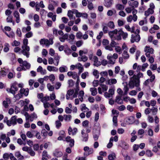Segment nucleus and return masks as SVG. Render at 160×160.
Segmentation results:
<instances>
[{
  "instance_id": "nucleus-16",
  "label": "nucleus",
  "mask_w": 160,
  "mask_h": 160,
  "mask_svg": "<svg viewBox=\"0 0 160 160\" xmlns=\"http://www.w3.org/2000/svg\"><path fill=\"white\" fill-rule=\"evenodd\" d=\"M115 102L119 104H122L123 103V101L122 99L121 96H117L116 97Z\"/></svg>"
},
{
  "instance_id": "nucleus-54",
  "label": "nucleus",
  "mask_w": 160,
  "mask_h": 160,
  "mask_svg": "<svg viewBox=\"0 0 160 160\" xmlns=\"http://www.w3.org/2000/svg\"><path fill=\"white\" fill-rule=\"evenodd\" d=\"M115 50L116 51L120 54L122 53V50L120 47L118 46H116L115 47Z\"/></svg>"
},
{
  "instance_id": "nucleus-33",
  "label": "nucleus",
  "mask_w": 160,
  "mask_h": 160,
  "mask_svg": "<svg viewBox=\"0 0 160 160\" xmlns=\"http://www.w3.org/2000/svg\"><path fill=\"white\" fill-rule=\"evenodd\" d=\"M129 5L131 6L133 8H136L138 7V2L136 1H134L132 3H130Z\"/></svg>"
},
{
  "instance_id": "nucleus-12",
  "label": "nucleus",
  "mask_w": 160,
  "mask_h": 160,
  "mask_svg": "<svg viewBox=\"0 0 160 160\" xmlns=\"http://www.w3.org/2000/svg\"><path fill=\"white\" fill-rule=\"evenodd\" d=\"M118 34H119L120 36L121 37L122 36L123 39H125L128 36V33L124 32L122 29H120L118 30Z\"/></svg>"
},
{
  "instance_id": "nucleus-8",
  "label": "nucleus",
  "mask_w": 160,
  "mask_h": 160,
  "mask_svg": "<svg viewBox=\"0 0 160 160\" xmlns=\"http://www.w3.org/2000/svg\"><path fill=\"white\" fill-rule=\"evenodd\" d=\"M140 36L138 34H132L131 36L130 41L132 43H133L134 42H138L140 40Z\"/></svg>"
},
{
  "instance_id": "nucleus-11",
  "label": "nucleus",
  "mask_w": 160,
  "mask_h": 160,
  "mask_svg": "<svg viewBox=\"0 0 160 160\" xmlns=\"http://www.w3.org/2000/svg\"><path fill=\"white\" fill-rule=\"evenodd\" d=\"M77 131L78 129L76 128L72 129L71 127H69L68 129V133L69 135L74 136L76 134Z\"/></svg>"
},
{
  "instance_id": "nucleus-44",
  "label": "nucleus",
  "mask_w": 160,
  "mask_h": 160,
  "mask_svg": "<svg viewBox=\"0 0 160 160\" xmlns=\"http://www.w3.org/2000/svg\"><path fill=\"white\" fill-rule=\"evenodd\" d=\"M79 70V73H81L83 71V68L82 67V65L80 63H78V65L77 66Z\"/></svg>"
},
{
  "instance_id": "nucleus-31",
  "label": "nucleus",
  "mask_w": 160,
  "mask_h": 160,
  "mask_svg": "<svg viewBox=\"0 0 160 160\" xmlns=\"http://www.w3.org/2000/svg\"><path fill=\"white\" fill-rule=\"evenodd\" d=\"M59 71L61 72H67L68 71V67L65 66H63L59 68Z\"/></svg>"
},
{
  "instance_id": "nucleus-57",
  "label": "nucleus",
  "mask_w": 160,
  "mask_h": 160,
  "mask_svg": "<svg viewBox=\"0 0 160 160\" xmlns=\"http://www.w3.org/2000/svg\"><path fill=\"white\" fill-rule=\"evenodd\" d=\"M69 87H72L74 85V82L72 80H69L68 81Z\"/></svg>"
},
{
  "instance_id": "nucleus-60",
  "label": "nucleus",
  "mask_w": 160,
  "mask_h": 160,
  "mask_svg": "<svg viewBox=\"0 0 160 160\" xmlns=\"http://www.w3.org/2000/svg\"><path fill=\"white\" fill-rule=\"evenodd\" d=\"M7 72L4 70L0 71V78L6 75Z\"/></svg>"
},
{
  "instance_id": "nucleus-9",
  "label": "nucleus",
  "mask_w": 160,
  "mask_h": 160,
  "mask_svg": "<svg viewBox=\"0 0 160 160\" xmlns=\"http://www.w3.org/2000/svg\"><path fill=\"white\" fill-rule=\"evenodd\" d=\"M144 51L146 52V56L148 57H150V54L153 53L154 50L149 47L146 46L144 48Z\"/></svg>"
},
{
  "instance_id": "nucleus-13",
  "label": "nucleus",
  "mask_w": 160,
  "mask_h": 160,
  "mask_svg": "<svg viewBox=\"0 0 160 160\" xmlns=\"http://www.w3.org/2000/svg\"><path fill=\"white\" fill-rule=\"evenodd\" d=\"M93 61V65L95 66L98 67L101 65V62L98 61V58L96 56H94V58L92 60Z\"/></svg>"
},
{
  "instance_id": "nucleus-10",
  "label": "nucleus",
  "mask_w": 160,
  "mask_h": 160,
  "mask_svg": "<svg viewBox=\"0 0 160 160\" xmlns=\"http://www.w3.org/2000/svg\"><path fill=\"white\" fill-rule=\"evenodd\" d=\"M18 90V88L16 85L13 84L10 88H7L6 89L7 91L13 94L14 95L16 93V92Z\"/></svg>"
},
{
  "instance_id": "nucleus-38",
  "label": "nucleus",
  "mask_w": 160,
  "mask_h": 160,
  "mask_svg": "<svg viewBox=\"0 0 160 160\" xmlns=\"http://www.w3.org/2000/svg\"><path fill=\"white\" fill-rule=\"evenodd\" d=\"M113 137H112L110 138L109 143L107 145V147L108 148H110L112 147L113 145V144L112 142H113Z\"/></svg>"
},
{
  "instance_id": "nucleus-48",
  "label": "nucleus",
  "mask_w": 160,
  "mask_h": 160,
  "mask_svg": "<svg viewBox=\"0 0 160 160\" xmlns=\"http://www.w3.org/2000/svg\"><path fill=\"white\" fill-rule=\"evenodd\" d=\"M28 153L31 156H34L35 155V152L32 150V149L30 148L28 152Z\"/></svg>"
},
{
  "instance_id": "nucleus-42",
  "label": "nucleus",
  "mask_w": 160,
  "mask_h": 160,
  "mask_svg": "<svg viewBox=\"0 0 160 160\" xmlns=\"http://www.w3.org/2000/svg\"><path fill=\"white\" fill-rule=\"evenodd\" d=\"M4 48L3 49L4 51L5 52H7L9 50L10 46L8 43H5L4 45Z\"/></svg>"
},
{
  "instance_id": "nucleus-46",
  "label": "nucleus",
  "mask_w": 160,
  "mask_h": 160,
  "mask_svg": "<svg viewBox=\"0 0 160 160\" xmlns=\"http://www.w3.org/2000/svg\"><path fill=\"white\" fill-rule=\"evenodd\" d=\"M17 117L16 116H14L12 117L11 118V122L12 124L15 125L16 123Z\"/></svg>"
},
{
  "instance_id": "nucleus-28",
  "label": "nucleus",
  "mask_w": 160,
  "mask_h": 160,
  "mask_svg": "<svg viewBox=\"0 0 160 160\" xmlns=\"http://www.w3.org/2000/svg\"><path fill=\"white\" fill-rule=\"evenodd\" d=\"M72 116L70 115L65 114L64 115V120L66 122H70L72 118Z\"/></svg>"
},
{
  "instance_id": "nucleus-37",
  "label": "nucleus",
  "mask_w": 160,
  "mask_h": 160,
  "mask_svg": "<svg viewBox=\"0 0 160 160\" xmlns=\"http://www.w3.org/2000/svg\"><path fill=\"white\" fill-rule=\"evenodd\" d=\"M122 55L124 58L125 59H128L129 57V55L128 53L127 50H126L124 51Z\"/></svg>"
},
{
  "instance_id": "nucleus-2",
  "label": "nucleus",
  "mask_w": 160,
  "mask_h": 160,
  "mask_svg": "<svg viewBox=\"0 0 160 160\" xmlns=\"http://www.w3.org/2000/svg\"><path fill=\"white\" fill-rule=\"evenodd\" d=\"M79 89L76 88L75 91L73 89H69L67 92L66 98L67 100H72L74 98L77 97L78 94Z\"/></svg>"
},
{
  "instance_id": "nucleus-62",
  "label": "nucleus",
  "mask_w": 160,
  "mask_h": 160,
  "mask_svg": "<svg viewBox=\"0 0 160 160\" xmlns=\"http://www.w3.org/2000/svg\"><path fill=\"white\" fill-rule=\"evenodd\" d=\"M56 127L57 128H59L61 126V123L58 120H57L55 122Z\"/></svg>"
},
{
  "instance_id": "nucleus-34",
  "label": "nucleus",
  "mask_w": 160,
  "mask_h": 160,
  "mask_svg": "<svg viewBox=\"0 0 160 160\" xmlns=\"http://www.w3.org/2000/svg\"><path fill=\"white\" fill-rule=\"evenodd\" d=\"M54 154L55 156L57 157H60L62 155V152L58 150H56L55 151Z\"/></svg>"
},
{
  "instance_id": "nucleus-7",
  "label": "nucleus",
  "mask_w": 160,
  "mask_h": 160,
  "mask_svg": "<svg viewBox=\"0 0 160 160\" xmlns=\"http://www.w3.org/2000/svg\"><path fill=\"white\" fill-rule=\"evenodd\" d=\"M83 150L85 152L84 153V156L87 157L93 153V149L92 148H90L88 146L85 147Z\"/></svg>"
},
{
  "instance_id": "nucleus-20",
  "label": "nucleus",
  "mask_w": 160,
  "mask_h": 160,
  "mask_svg": "<svg viewBox=\"0 0 160 160\" xmlns=\"http://www.w3.org/2000/svg\"><path fill=\"white\" fill-rule=\"evenodd\" d=\"M112 0H105L104 6L107 8L110 7L112 4Z\"/></svg>"
},
{
  "instance_id": "nucleus-15",
  "label": "nucleus",
  "mask_w": 160,
  "mask_h": 160,
  "mask_svg": "<svg viewBox=\"0 0 160 160\" xmlns=\"http://www.w3.org/2000/svg\"><path fill=\"white\" fill-rule=\"evenodd\" d=\"M107 59L109 60L108 62L110 64H114L115 63V60L112 57L111 54H108L107 57Z\"/></svg>"
},
{
  "instance_id": "nucleus-56",
  "label": "nucleus",
  "mask_w": 160,
  "mask_h": 160,
  "mask_svg": "<svg viewBox=\"0 0 160 160\" xmlns=\"http://www.w3.org/2000/svg\"><path fill=\"white\" fill-rule=\"evenodd\" d=\"M99 72L98 70L94 69L93 72V75L96 78H98L99 77Z\"/></svg>"
},
{
  "instance_id": "nucleus-35",
  "label": "nucleus",
  "mask_w": 160,
  "mask_h": 160,
  "mask_svg": "<svg viewBox=\"0 0 160 160\" xmlns=\"http://www.w3.org/2000/svg\"><path fill=\"white\" fill-rule=\"evenodd\" d=\"M90 91L91 92V95L92 96H95L97 93V89L95 88H90Z\"/></svg>"
},
{
  "instance_id": "nucleus-41",
  "label": "nucleus",
  "mask_w": 160,
  "mask_h": 160,
  "mask_svg": "<svg viewBox=\"0 0 160 160\" xmlns=\"http://www.w3.org/2000/svg\"><path fill=\"white\" fill-rule=\"evenodd\" d=\"M82 107L81 110L82 111L86 112L89 110V109L86 107V105L84 104H83L81 105Z\"/></svg>"
},
{
  "instance_id": "nucleus-52",
  "label": "nucleus",
  "mask_w": 160,
  "mask_h": 160,
  "mask_svg": "<svg viewBox=\"0 0 160 160\" xmlns=\"http://www.w3.org/2000/svg\"><path fill=\"white\" fill-rule=\"evenodd\" d=\"M151 111H152L153 115H156L158 112V109L157 108L155 107H152L151 109Z\"/></svg>"
},
{
  "instance_id": "nucleus-26",
  "label": "nucleus",
  "mask_w": 160,
  "mask_h": 160,
  "mask_svg": "<svg viewBox=\"0 0 160 160\" xmlns=\"http://www.w3.org/2000/svg\"><path fill=\"white\" fill-rule=\"evenodd\" d=\"M47 70L50 72L55 71L57 72L58 70V69L54 66H48L47 67Z\"/></svg>"
},
{
  "instance_id": "nucleus-6",
  "label": "nucleus",
  "mask_w": 160,
  "mask_h": 160,
  "mask_svg": "<svg viewBox=\"0 0 160 160\" xmlns=\"http://www.w3.org/2000/svg\"><path fill=\"white\" fill-rule=\"evenodd\" d=\"M118 31L117 29H114L108 32V35L111 40H121V37L118 34Z\"/></svg>"
},
{
  "instance_id": "nucleus-50",
  "label": "nucleus",
  "mask_w": 160,
  "mask_h": 160,
  "mask_svg": "<svg viewBox=\"0 0 160 160\" xmlns=\"http://www.w3.org/2000/svg\"><path fill=\"white\" fill-rule=\"evenodd\" d=\"M129 88L128 87V85L126 84V85L124 86L123 88V90L124 91V95H126L127 94L129 90Z\"/></svg>"
},
{
  "instance_id": "nucleus-36",
  "label": "nucleus",
  "mask_w": 160,
  "mask_h": 160,
  "mask_svg": "<svg viewBox=\"0 0 160 160\" xmlns=\"http://www.w3.org/2000/svg\"><path fill=\"white\" fill-rule=\"evenodd\" d=\"M12 154V153H6L3 154V158L5 160H7L9 158H10L11 156V155Z\"/></svg>"
},
{
  "instance_id": "nucleus-29",
  "label": "nucleus",
  "mask_w": 160,
  "mask_h": 160,
  "mask_svg": "<svg viewBox=\"0 0 160 160\" xmlns=\"http://www.w3.org/2000/svg\"><path fill=\"white\" fill-rule=\"evenodd\" d=\"M84 94V92L82 90L80 91L79 92L78 98L80 101L81 102H82L83 101V97Z\"/></svg>"
},
{
  "instance_id": "nucleus-30",
  "label": "nucleus",
  "mask_w": 160,
  "mask_h": 160,
  "mask_svg": "<svg viewBox=\"0 0 160 160\" xmlns=\"http://www.w3.org/2000/svg\"><path fill=\"white\" fill-rule=\"evenodd\" d=\"M37 71L38 72H40L41 74L43 75H44L46 74V70H43L42 67L39 66L37 69Z\"/></svg>"
},
{
  "instance_id": "nucleus-45",
  "label": "nucleus",
  "mask_w": 160,
  "mask_h": 160,
  "mask_svg": "<svg viewBox=\"0 0 160 160\" xmlns=\"http://www.w3.org/2000/svg\"><path fill=\"white\" fill-rule=\"evenodd\" d=\"M53 43L52 40L50 39L48 40V39H46L45 45L47 46H48L52 44Z\"/></svg>"
},
{
  "instance_id": "nucleus-64",
  "label": "nucleus",
  "mask_w": 160,
  "mask_h": 160,
  "mask_svg": "<svg viewBox=\"0 0 160 160\" xmlns=\"http://www.w3.org/2000/svg\"><path fill=\"white\" fill-rule=\"evenodd\" d=\"M114 88H110L109 89L108 92L112 96L114 94Z\"/></svg>"
},
{
  "instance_id": "nucleus-14",
  "label": "nucleus",
  "mask_w": 160,
  "mask_h": 160,
  "mask_svg": "<svg viewBox=\"0 0 160 160\" xmlns=\"http://www.w3.org/2000/svg\"><path fill=\"white\" fill-rule=\"evenodd\" d=\"M66 141L68 142H69V145L70 147H72L74 146V141L73 139H72L69 136H67L66 138Z\"/></svg>"
},
{
  "instance_id": "nucleus-32",
  "label": "nucleus",
  "mask_w": 160,
  "mask_h": 160,
  "mask_svg": "<svg viewBox=\"0 0 160 160\" xmlns=\"http://www.w3.org/2000/svg\"><path fill=\"white\" fill-rule=\"evenodd\" d=\"M134 118L132 116L128 117L127 120V122L129 124L133 123L134 122Z\"/></svg>"
},
{
  "instance_id": "nucleus-22",
  "label": "nucleus",
  "mask_w": 160,
  "mask_h": 160,
  "mask_svg": "<svg viewBox=\"0 0 160 160\" xmlns=\"http://www.w3.org/2000/svg\"><path fill=\"white\" fill-rule=\"evenodd\" d=\"M9 56L10 57L11 60L12 62V64L15 63L16 62L15 55L14 53H11L9 54Z\"/></svg>"
},
{
  "instance_id": "nucleus-24",
  "label": "nucleus",
  "mask_w": 160,
  "mask_h": 160,
  "mask_svg": "<svg viewBox=\"0 0 160 160\" xmlns=\"http://www.w3.org/2000/svg\"><path fill=\"white\" fill-rule=\"evenodd\" d=\"M10 99L8 98H6V100L3 101V105L5 108H7L8 107V104L10 103Z\"/></svg>"
},
{
  "instance_id": "nucleus-49",
  "label": "nucleus",
  "mask_w": 160,
  "mask_h": 160,
  "mask_svg": "<svg viewBox=\"0 0 160 160\" xmlns=\"http://www.w3.org/2000/svg\"><path fill=\"white\" fill-rule=\"evenodd\" d=\"M50 100V98L48 96L43 97L41 99V101L43 103L47 102V101Z\"/></svg>"
},
{
  "instance_id": "nucleus-4",
  "label": "nucleus",
  "mask_w": 160,
  "mask_h": 160,
  "mask_svg": "<svg viewBox=\"0 0 160 160\" xmlns=\"http://www.w3.org/2000/svg\"><path fill=\"white\" fill-rule=\"evenodd\" d=\"M135 76L133 75L130 78L128 85L130 88H133L134 87H138L140 85V81Z\"/></svg>"
},
{
  "instance_id": "nucleus-59",
  "label": "nucleus",
  "mask_w": 160,
  "mask_h": 160,
  "mask_svg": "<svg viewBox=\"0 0 160 160\" xmlns=\"http://www.w3.org/2000/svg\"><path fill=\"white\" fill-rule=\"evenodd\" d=\"M101 86L103 92L106 91L108 89V87L106 85L104 84H101Z\"/></svg>"
},
{
  "instance_id": "nucleus-19",
  "label": "nucleus",
  "mask_w": 160,
  "mask_h": 160,
  "mask_svg": "<svg viewBox=\"0 0 160 160\" xmlns=\"http://www.w3.org/2000/svg\"><path fill=\"white\" fill-rule=\"evenodd\" d=\"M117 82V81L116 79L112 78L110 79L106 82V84H108L109 85H111L112 84H115Z\"/></svg>"
},
{
  "instance_id": "nucleus-55",
  "label": "nucleus",
  "mask_w": 160,
  "mask_h": 160,
  "mask_svg": "<svg viewBox=\"0 0 160 160\" xmlns=\"http://www.w3.org/2000/svg\"><path fill=\"white\" fill-rule=\"evenodd\" d=\"M41 133L42 134V136L44 137V138H45L47 136L48 132L44 129H42L41 131Z\"/></svg>"
},
{
  "instance_id": "nucleus-17",
  "label": "nucleus",
  "mask_w": 160,
  "mask_h": 160,
  "mask_svg": "<svg viewBox=\"0 0 160 160\" xmlns=\"http://www.w3.org/2000/svg\"><path fill=\"white\" fill-rule=\"evenodd\" d=\"M13 15L16 18V21L17 23H19L20 22L19 14L17 11H15L13 13Z\"/></svg>"
},
{
  "instance_id": "nucleus-58",
  "label": "nucleus",
  "mask_w": 160,
  "mask_h": 160,
  "mask_svg": "<svg viewBox=\"0 0 160 160\" xmlns=\"http://www.w3.org/2000/svg\"><path fill=\"white\" fill-rule=\"evenodd\" d=\"M60 58L58 56H57L54 58V60L56 61V62L54 63V65L57 66L59 62Z\"/></svg>"
},
{
  "instance_id": "nucleus-3",
  "label": "nucleus",
  "mask_w": 160,
  "mask_h": 160,
  "mask_svg": "<svg viewBox=\"0 0 160 160\" xmlns=\"http://www.w3.org/2000/svg\"><path fill=\"white\" fill-rule=\"evenodd\" d=\"M141 66L140 65H138V64L136 63H135L132 66V69L133 70H136V71L138 73L136 74H134L133 75L135 76V77L138 79L140 81V78H143V74L140 72V71L141 70Z\"/></svg>"
},
{
  "instance_id": "nucleus-25",
  "label": "nucleus",
  "mask_w": 160,
  "mask_h": 160,
  "mask_svg": "<svg viewBox=\"0 0 160 160\" xmlns=\"http://www.w3.org/2000/svg\"><path fill=\"white\" fill-rule=\"evenodd\" d=\"M81 133L82 135V137L83 138L82 141L85 142L87 141L88 138V134L84 132V130H82V131Z\"/></svg>"
},
{
  "instance_id": "nucleus-43",
  "label": "nucleus",
  "mask_w": 160,
  "mask_h": 160,
  "mask_svg": "<svg viewBox=\"0 0 160 160\" xmlns=\"http://www.w3.org/2000/svg\"><path fill=\"white\" fill-rule=\"evenodd\" d=\"M73 12L71 10H69L68 11L67 15L69 18L70 19H72L73 18Z\"/></svg>"
},
{
  "instance_id": "nucleus-18",
  "label": "nucleus",
  "mask_w": 160,
  "mask_h": 160,
  "mask_svg": "<svg viewBox=\"0 0 160 160\" xmlns=\"http://www.w3.org/2000/svg\"><path fill=\"white\" fill-rule=\"evenodd\" d=\"M20 66L21 67H22L25 68L26 70V69H29L31 67V65L26 61H23L22 64V65H20Z\"/></svg>"
},
{
  "instance_id": "nucleus-1",
  "label": "nucleus",
  "mask_w": 160,
  "mask_h": 160,
  "mask_svg": "<svg viewBox=\"0 0 160 160\" xmlns=\"http://www.w3.org/2000/svg\"><path fill=\"white\" fill-rule=\"evenodd\" d=\"M28 39L25 38L23 41V45L22 46V53L26 56L27 58H28L29 55V51L30 50V48L28 46Z\"/></svg>"
},
{
  "instance_id": "nucleus-40",
  "label": "nucleus",
  "mask_w": 160,
  "mask_h": 160,
  "mask_svg": "<svg viewBox=\"0 0 160 160\" xmlns=\"http://www.w3.org/2000/svg\"><path fill=\"white\" fill-rule=\"evenodd\" d=\"M116 158V155L114 153L110 154L108 156V159L109 160H114Z\"/></svg>"
},
{
  "instance_id": "nucleus-61",
  "label": "nucleus",
  "mask_w": 160,
  "mask_h": 160,
  "mask_svg": "<svg viewBox=\"0 0 160 160\" xmlns=\"http://www.w3.org/2000/svg\"><path fill=\"white\" fill-rule=\"evenodd\" d=\"M88 76V72H85L81 75V77L82 79H85Z\"/></svg>"
},
{
  "instance_id": "nucleus-5",
  "label": "nucleus",
  "mask_w": 160,
  "mask_h": 160,
  "mask_svg": "<svg viewBox=\"0 0 160 160\" xmlns=\"http://www.w3.org/2000/svg\"><path fill=\"white\" fill-rule=\"evenodd\" d=\"M118 31L117 29H114L108 32V35L111 40H121V37L118 34Z\"/></svg>"
},
{
  "instance_id": "nucleus-21",
  "label": "nucleus",
  "mask_w": 160,
  "mask_h": 160,
  "mask_svg": "<svg viewBox=\"0 0 160 160\" xmlns=\"http://www.w3.org/2000/svg\"><path fill=\"white\" fill-rule=\"evenodd\" d=\"M20 92L21 94H24L25 96H27L28 94L29 89L28 88H21L20 91Z\"/></svg>"
},
{
  "instance_id": "nucleus-39",
  "label": "nucleus",
  "mask_w": 160,
  "mask_h": 160,
  "mask_svg": "<svg viewBox=\"0 0 160 160\" xmlns=\"http://www.w3.org/2000/svg\"><path fill=\"white\" fill-rule=\"evenodd\" d=\"M115 7L117 9L121 11L124 8L123 5L119 4H116Z\"/></svg>"
},
{
  "instance_id": "nucleus-47",
  "label": "nucleus",
  "mask_w": 160,
  "mask_h": 160,
  "mask_svg": "<svg viewBox=\"0 0 160 160\" xmlns=\"http://www.w3.org/2000/svg\"><path fill=\"white\" fill-rule=\"evenodd\" d=\"M31 29V27L29 26H28L27 27H23L22 29V31L23 32H29Z\"/></svg>"
},
{
  "instance_id": "nucleus-27",
  "label": "nucleus",
  "mask_w": 160,
  "mask_h": 160,
  "mask_svg": "<svg viewBox=\"0 0 160 160\" xmlns=\"http://www.w3.org/2000/svg\"><path fill=\"white\" fill-rule=\"evenodd\" d=\"M154 10L148 8V9L145 12V15L146 17H148L150 14H152L154 13Z\"/></svg>"
},
{
  "instance_id": "nucleus-51",
  "label": "nucleus",
  "mask_w": 160,
  "mask_h": 160,
  "mask_svg": "<svg viewBox=\"0 0 160 160\" xmlns=\"http://www.w3.org/2000/svg\"><path fill=\"white\" fill-rule=\"evenodd\" d=\"M108 26L111 29H113L114 28V25L113 22L110 21L107 24Z\"/></svg>"
},
{
  "instance_id": "nucleus-23",
  "label": "nucleus",
  "mask_w": 160,
  "mask_h": 160,
  "mask_svg": "<svg viewBox=\"0 0 160 160\" xmlns=\"http://www.w3.org/2000/svg\"><path fill=\"white\" fill-rule=\"evenodd\" d=\"M15 156L18 160H22L24 158V157L22 155L20 152H16L15 154Z\"/></svg>"
},
{
  "instance_id": "nucleus-53",
  "label": "nucleus",
  "mask_w": 160,
  "mask_h": 160,
  "mask_svg": "<svg viewBox=\"0 0 160 160\" xmlns=\"http://www.w3.org/2000/svg\"><path fill=\"white\" fill-rule=\"evenodd\" d=\"M148 65L147 63H144L143 65L141 66V70L142 72H144L145 71V69L148 67Z\"/></svg>"
},
{
  "instance_id": "nucleus-63",
  "label": "nucleus",
  "mask_w": 160,
  "mask_h": 160,
  "mask_svg": "<svg viewBox=\"0 0 160 160\" xmlns=\"http://www.w3.org/2000/svg\"><path fill=\"white\" fill-rule=\"evenodd\" d=\"M89 123V121L86 120L82 122V125L84 127H88Z\"/></svg>"
}]
</instances>
